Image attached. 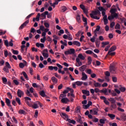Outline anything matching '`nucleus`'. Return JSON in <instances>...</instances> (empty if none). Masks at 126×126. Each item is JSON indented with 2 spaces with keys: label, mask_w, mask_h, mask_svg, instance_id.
Returning a JSON list of instances; mask_svg holds the SVG:
<instances>
[{
  "label": "nucleus",
  "mask_w": 126,
  "mask_h": 126,
  "mask_svg": "<svg viewBox=\"0 0 126 126\" xmlns=\"http://www.w3.org/2000/svg\"><path fill=\"white\" fill-rule=\"evenodd\" d=\"M100 26H97L96 29L94 30V32H98V31H100Z\"/></svg>",
  "instance_id": "nucleus-58"
},
{
  "label": "nucleus",
  "mask_w": 126,
  "mask_h": 126,
  "mask_svg": "<svg viewBox=\"0 0 126 126\" xmlns=\"http://www.w3.org/2000/svg\"><path fill=\"white\" fill-rule=\"evenodd\" d=\"M29 20H27L23 24H22V25L24 26V27H26V26H27L28 25V23H29Z\"/></svg>",
  "instance_id": "nucleus-45"
},
{
  "label": "nucleus",
  "mask_w": 126,
  "mask_h": 126,
  "mask_svg": "<svg viewBox=\"0 0 126 126\" xmlns=\"http://www.w3.org/2000/svg\"><path fill=\"white\" fill-rule=\"evenodd\" d=\"M32 85L34 87V88H40V86L37 85V84L35 83H33Z\"/></svg>",
  "instance_id": "nucleus-47"
},
{
  "label": "nucleus",
  "mask_w": 126,
  "mask_h": 126,
  "mask_svg": "<svg viewBox=\"0 0 126 126\" xmlns=\"http://www.w3.org/2000/svg\"><path fill=\"white\" fill-rule=\"evenodd\" d=\"M17 95L20 97L21 98L23 95H24V92L21 91V90H18L17 91Z\"/></svg>",
  "instance_id": "nucleus-6"
},
{
  "label": "nucleus",
  "mask_w": 126,
  "mask_h": 126,
  "mask_svg": "<svg viewBox=\"0 0 126 126\" xmlns=\"http://www.w3.org/2000/svg\"><path fill=\"white\" fill-rule=\"evenodd\" d=\"M61 8H62V12H64L66 10H67V8H66V7L65 6H63L61 7Z\"/></svg>",
  "instance_id": "nucleus-36"
},
{
  "label": "nucleus",
  "mask_w": 126,
  "mask_h": 126,
  "mask_svg": "<svg viewBox=\"0 0 126 126\" xmlns=\"http://www.w3.org/2000/svg\"><path fill=\"white\" fill-rule=\"evenodd\" d=\"M103 21L104 22V25H107L108 24V18L107 16H104L103 18Z\"/></svg>",
  "instance_id": "nucleus-16"
},
{
  "label": "nucleus",
  "mask_w": 126,
  "mask_h": 126,
  "mask_svg": "<svg viewBox=\"0 0 126 126\" xmlns=\"http://www.w3.org/2000/svg\"><path fill=\"white\" fill-rule=\"evenodd\" d=\"M40 16H41V14H40V13H38L35 18V19H36V21H39V20H40Z\"/></svg>",
  "instance_id": "nucleus-41"
},
{
  "label": "nucleus",
  "mask_w": 126,
  "mask_h": 126,
  "mask_svg": "<svg viewBox=\"0 0 126 126\" xmlns=\"http://www.w3.org/2000/svg\"><path fill=\"white\" fill-rule=\"evenodd\" d=\"M114 26H115V22H112L110 24V28H112L113 29H114Z\"/></svg>",
  "instance_id": "nucleus-63"
},
{
  "label": "nucleus",
  "mask_w": 126,
  "mask_h": 126,
  "mask_svg": "<svg viewBox=\"0 0 126 126\" xmlns=\"http://www.w3.org/2000/svg\"><path fill=\"white\" fill-rule=\"evenodd\" d=\"M7 95L10 99H12V95H11V94H10V92H8L7 93Z\"/></svg>",
  "instance_id": "nucleus-55"
},
{
  "label": "nucleus",
  "mask_w": 126,
  "mask_h": 126,
  "mask_svg": "<svg viewBox=\"0 0 126 126\" xmlns=\"http://www.w3.org/2000/svg\"><path fill=\"white\" fill-rule=\"evenodd\" d=\"M39 94L40 95V96H41V97H45V96H46V94L45 93V91H41L39 92Z\"/></svg>",
  "instance_id": "nucleus-21"
},
{
  "label": "nucleus",
  "mask_w": 126,
  "mask_h": 126,
  "mask_svg": "<svg viewBox=\"0 0 126 126\" xmlns=\"http://www.w3.org/2000/svg\"><path fill=\"white\" fill-rule=\"evenodd\" d=\"M47 14H48V11H45L44 12L41 13L40 15V19H46V17H47Z\"/></svg>",
  "instance_id": "nucleus-5"
},
{
  "label": "nucleus",
  "mask_w": 126,
  "mask_h": 126,
  "mask_svg": "<svg viewBox=\"0 0 126 126\" xmlns=\"http://www.w3.org/2000/svg\"><path fill=\"white\" fill-rule=\"evenodd\" d=\"M2 80L3 84H6V83H7V79H6V78L5 77H2Z\"/></svg>",
  "instance_id": "nucleus-35"
},
{
  "label": "nucleus",
  "mask_w": 126,
  "mask_h": 126,
  "mask_svg": "<svg viewBox=\"0 0 126 126\" xmlns=\"http://www.w3.org/2000/svg\"><path fill=\"white\" fill-rule=\"evenodd\" d=\"M23 75L26 78V80H29V78H28V76L27 75V74H26V72H25V71L23 72Z\"/></svg>",
  "instance_id": "nucleus-32"
},
{
  "label": "nucleus",
  "mask_w": 126,
  "mask_h": 126,
  "mask_svg": "<svg viewBox=\"0 0 126 126\" xmlns=\"http://www.w3.org/2000/svg\"><path fill=\"white\" fill-rule=\"evenodd\" d=\"M83 22H85L84 23V26H87V18H85L84 17H83Z\"/></svg>",
  "instance_id": "nucleus-30"
},
{
  "label": "nucleus",
  "mask_w": 126,
  "mask_h": 126,
  "mask_svg": "<svg viewBox=\"0 0 126 126\" xmlns=\"http://www.w3.org/2000/svg\"><path fill=\"white\" fill-rule=\"evenodd\" d=\"M60 115L62 118H63V120H66V119H67L68 118V115L63 112L60 113Z\"/></svg>",
  "instance_id": "nucleus-7"
},
{
  "label": "nucleus",
  "mask_w": 126,
  "mask_h": 126,
  "mask_svg": "<svg viewBox=\"0 0 126 126\" xmlns=\"http://www.w3.org/2000/svg\"><path fill=\"white\" fill-rule=\"evenodd\" d=\"M110 107V110L113 111V109H117V104H116V103H112L111 104Z\"/></svg>",
  "instance_id": "nucleus-17"
},
{
  "label": "nucleus",
  "mask_w": 126,
  "mask_h": 126,
  "mask_svg": "<svg viewBox=\"0 0 126 126\" xmlns=\"http://www.w3.org/2000/svg\"><path fill=\"white\" fill-rule=\"evenodd\" d=\"M98 114V109L96 108L94 109V115H97Z\"/></svg>",
  "instance_id": "nucleus-53"
},
{
  "label": "nucleus",
  "mask_w": 126,
  "mask_h": 126,
  "mask_svg": "<svg viewBox=\"0 0 126 126\" xmlns=\"http://www.w3.org/2000/svg\"><path fill=\"white\" fill-rule=\"evenodd\" d=\"M13 82L16 85H19V82H18V81H17V80H13Z\"/></svg>",
  "instance_id": "nucleus-57"
},
{
  "label": "nucleus",
  "mask_w": 126,
  "mask_h": 126,
  "mask_svg": "<svg viewBox=\"0 0 126 126\" xmlns=\"http://www.w3.org/2000/svg\"><path fill=\"white\" fill-rule=\"evenodd\" d=\"M39 106L40 108H42L43 104H42L40 101H35L33 102V104H32L31 108H32V109H38Z\"/></svg>",
  "instance_id": "nucleus-2"
},
{
  "label": "nucleus",
  "mask_w": 126,
  "mask_h": 126,
  "mask_svg": "<svg viewBox=\"0 0 126 126\" xmlns=\"http://www.w3.org/2000/svg\"><path fill=\"white\" fill-rule=\"evenodd\" d=\"M85 68H86V65H84L79 68V70L80 71H84L85 70Z\"/></svg>",
  "instance_id": "nucleus-29"
},
{
  "label": "nucleus",
  "mask_w": 126,
  "mask_h": 126,
  "mask_svg": "<svg viewBox=\"0 0 126 126\" xmlns=\"http://www.w3.org/2000/svg\"><path fill=\"white\" fill-rule=\"evenodd\" d=\"M3 70L5 72H7V73L9 72V70L8 69V68L5 66L3 67Z\"/></svg>",
  "instance_id": "nucleus-40"
},
{
  "label": "nucleus",
  "mask_w": 126,
  "mask_h": 126,
  "mask_svg": "<svg viewBox=\"0 0 126 126\" xmlns=\"http://www.w3.org/2000/svg\"><path fill=\"white\" fill-rule=\"evenodd\" d=\"M60 43L64 46H67V41L66 40H64V42L63 40H61Z\"/></svg>",
  "instance_id": "nucleus-28"
},
{
  "label": "nucleus",
  "mask_w": 126,
  "mask_h": 126,
  "mask_svg": "<svg viewBox=\"0 0 126 126\" xmlns=\"http://www.w3.org/2000/svg\"><path fill=\"white\" fill-rule=\"evenodd\" d=\"M116 50H117V46H116V45L112 46L109 50V54L116 51Z\"/></svg>",
  "instance_id": "nucleus-9"
},
{
  "label": "nucleus",
  "mask_w": 126,
  "mask_h": 126,
  "mask_svg": "<svg viewBox=\"0 0 126 126\" xmlns=\"http://www.w3.org/2000/svg\"><path fill=\"white\" fill-rule=\"evenodd\" d=\"M90 16L92 18H93L94 19H96L97 20H99L100 19L99 17L94 16L93 14H90Z\"/></svg>",
  "instance_id": "nucleus-24"
},
{
  "label": "nucleus",
  "mask_w": 126,
  "mask_h": 126,
  "mask_svg": "<svg viewBox=\"0 0 126 126\" xmlns=\"http://www.w3.org/2000/svg\"><path fill=\"white\" fill-rule=\"evenodd\" d=\"M51 80H52V82H53V83H55V84L58 83V79L54 76L51 78Z\"/></svg>",
  "instance_id": "nucleus-18"
},
{
  "label": "nucleus",
  "mask_w": 126,
  "mask_h": 126,
  "mask_svg": "<svg viewBox=\"0 0 126 126\" xmlns=\"http://www.w3.org/2000/svg\"><path fill=\"white\" fill-rule=\"evenodd\" d=\"M45 41H46V37H43V38L40 39V42L41 43H44Z\"/></svg>",
  "instance_id": "nucleus-61"
},
{
  "label": "nucleus",
  "mask_w": 126,
  "mask_h": 126,
  "mask_svg": "<svg viewBox=\"0 0 126 126\" xmlns=\"http://www.w3.org/2000/svg\"><path fill=\"white\" fill-rule=\"evenodd\" d=\"M83 94H85L87 95V96H90V92L89 91H87L86 90H83L82 91Z\"/></svg>",
  "instance_id": "nucleus-10"
},
{
  "label": "nucleus",
  "mask_w": 126,
  "mask_h": 126,
  "mask_svg": "<svg viewBox=\"0 0 126 126\" xmlns=\"http://www.w3.org/2000/svg\"><path fill=\"white\" fill-rule=\"evenodd\" d=\"M110 13H111V14H114V13H116V9L115 8H112L110 10Z\"/></svg>",
  "instance_id": "nucleus-50"
},
{
  "label": "nucleus",
  "mask_w": 126,
  "mask_h": 126,
  "mask_svg": "<svg viewBox=\"0 0 126 126\" xmlns=\"http://www.w3.org/2000/svg\"><path fill=\"white\" fill-rule=\"evenodd\" d=\"M109 125H110V126H118V124H117L116 123H112V124L110 123V124H109Z\"/></svg>",
  "instance_id": "nucleus-64"
},
{
  "label": "nucleus",
  "mask_w": 126,
  "mask_h": 126,
  "mask_svg": "<svg viewBox=\"0 0 126 126\" xmlns=\"http://www.w3.org/2000/svg\"><path fill=\"white\" fill-rule=\"evenodd\" d=\"M117 88H119L121 92H125L126 91V88L122 87L121 85L120 86V87H117Z\"/></svg>",
  "instance_id": "nucleus-20"
},
{
  "label": "nucleus",
  "mask_w": 126,
  "mask_h": 126,
  "mask_svg": "<svg viewBox=\"0 0 126 126\" xmlns=\"http://www.w3.org/2000/svg\"><path fill=\"white\" fill-rule=\"evenodd\" d=\"M74 54H75V50L73 48H71L64 52L65 56H68V55H73Z\"/></svg>",
  "instance_id": "nucleus-3"
},
{
  "label": "nucleus",
  "mask_w": 126,
  "mask_h": 126,
  "mask_svg": "<svg viewBox=\"0 0 126 126\" xmlns=\"http://www.w3.org/2000/svg\"><path fill=\"white\" fill-rule=\"evenodd\" d=\"M99 11H106V9L102 6H99L98 7Z\"/></svg>",
  "instance_id": "nucleus-38"
},
{
  "label": "nucleus",
  "mask_w": 126,
  "mask_h": 126,
  "mask_svg": "<svg viewBox=\"0 0 126 126\" xmlns=\"http://www.w3.org/2000/svg\"><path fill=\"white\" fill-rule=\"evenodd\" d=\"M80 60H82V61H84V60H85V57H84L82 54H79L78 55V58L76 59V62L78 63V64L76 63V66L78 67L82 65V62L80 61Z\"/></svg>",
  "instance_id": "nucleus-1"
},
{
  "label": "nucleus",
  "mask_w": 126,
  "mask_h": 126,
  "mask_svg": "<svg viewBox=\"0 0 126 126\" xmlns=\"http://www.w3.org/2000/svg\"><path fill=\"white\" fill-rule=\"evenodd\" d=\"M110 72L112 73H115V71H116V68L114 65H111L110 66Z\"/></svg>",
  "instance_id": "nucleus-14"
},
{
  "label": "nucleus",
  "mask_w": 126,
  "mask_h": 126,
  "mask_svg": "<svg viewBox=\"0 0 126 126\" xmlns=\"http://www.w3.org/2000/svg\"><path fill=\"white\" fill-rule=\"evenodd\" d=\"M114 17L113 16V15H111V16H109L108 17V20H113V19H114Z\"/></svg>",
  "instance_id": "nucleus-59"
},
{
  "label": "nucleus",
  "mask_w": 126,
  "mask_h": 126,
  "mask_svg": "<svg viewBox=\"0 0 126 126\" xmlns=\"http://www.w3.org/2000/svg\"><path fill=\"white\" fill-rule=\"evenodd\" d=\"M6 67L8 68H11V66H10V64L8 62H6L5 63V66Z\"/></svg>",
  "instance_id": "nucleus-49"
},
{
  "label": "nucleus",
  "mask_w": 126,
  "mask_h": 126,
  "mask_svg": "<svg viewBox=\"0 0 126 126\" xmlns=\"http://www.w3.org/2000/svg\"><path fill=\"white\" fill-rule=\"evenodd\" d=\"M94 87H101V84L98 82L96 83V81H94Z\"/></svg>",
  "instance_id": "nucleus-22"
},
{
  "label": "nucleus",
  "mask_w": 126,
  "mask_h": 126,
  "mask_svg": "<svg viewBox=\"0 0 126 126\" xmlns=\"http://www.w3.org/2000/svg\"><path fill=\"white\" fill-rule=\"evenodd\" d=\"M5 103L10 109L12 112H13V108H12V106H11V102H10V100L7 98H5Z\"/></svg>",
  "instance_id": "nucleus-4"
},
{
  "label": "nucleus",
  "mask_w": 126,
  "mask_h": 126,
  "mask_svg": "<svg viewBox=\"0 0 126 126\" xmlns=\"http://www.w3.org/2000/svg\"><path fill=\"white\" fill-rule=\"evenodd\" d=\"M73 45H75L78 47H80V46L81 45V44L79 42V41H74L73 42Z\"/></svg>",
  "instance_id": "nucleus-19"
},
{
  "label": "nucleus",
  "mask_w": 126,
  "mask_h": 126,
  "mask_svg": "<svg viewBox=\"0 0 126 126\" xmlns=\"http://www.w3.org/2000/svg\"><path fill=\"white\" fill-rule=\"evenodd\" d=\"M75 84H76L78 86H80V85H82V84H83V82L77 81L75 82Z\"/></svg>",
  "instance_id": "nucleus-34"
},
{
  "label": "nucleus",
  "mask_w": 126,
  "mask_h": 126,
  "mask_svg": "<svg viewBox=\"0 0 126 126\" xmlns=\"http://www.w3.org/2000/svg\"><path fill=\"white\" fill-rule=\"evenodd\" d=\"M11 51L14 55H18L19 52L17 50H14V49H11Z\"/></svg>",
  "instance_id": "nucleus-46"
},
{
  "label": "nucleus",
  "mask_w": 126,
  "mask_h": 126,
  "mask_svg": "<svg viewBox=\"0 0 126 126\" xmlns=\"http://www.w3.org/2000/svg\"><path fill=\"white\" fill-rule=\"evenodd\" d=\"M112 81L114 82H117V81H118V78L116 77H112Z\"/></svg>",
  "instance_id": "nucleus-56"
},
{
  "label": "nucleus",
  "mask_w": 126,
  "mask_h": 126,
  "mask_svg": "<svg viewBox=\"0 0 126 126\" xmlns=\"http://www.w3.org/2000/svg\"><path fill=\"white\" fill-rule=\"evenodd\" d=\"M67 122H68L69 124H72L73 125H75L76 124V122L73 120H71L69 118H68L66 120Z\"/></svg>",
  "instance_id": "nucleus-13"
},
{
  "label": "nucleus",
  "mask_w": 126,
  "mask_h": 126,
  "mask_svg": "<svg viewBox=\"0 0 126 126\" xmlns=\"http://www.w3.org/2000/svg\"><path fill=\"white\" fill-rule=\"evenodd\" d=\"M109 44H110V42H109V41H107L105 42H102L101 43V45H102V48H105V46H107V45H109Z\"/></svg>",
  "instance_id": "nucleus-27"
},
{
  "label": "nucleus",
  "mask_w": 126,
  "mask_h": 126,
  "mask_svg": "<svg viewBox=\"0 0 126 126\" xmlns=\"http://www.w3.org/2000/svg\"><path fill=\"white\" fill-rule=\"evenodd\" d=\"M108 116L111 120H114V119L116 118V115H115V114H108Z\"/></svg>",
  "instance_id": "nucleus-26"
},
{
  "label": "nucleus",
  "mask_w": 126,
  "mask_h": 126,
  "mask_svg": "<svg viewBox=\"0 0 126 126\" xmlns=\"http://www.w3.org/2000/svg\"><path fill=\"white\" fill-rule=\"evenodd\" d=\"M83 10L85 14H88V9L85 8Z\"/></svg>",
  "instance_id": "nucleus-60"
},
{
  "label": "nucleus",
  "mask_w": 126,
  "mask_h": 126,
  "mask_svg": "<svg viewBox=\"0 0 126 126\" xmlns=\"http://www.w3.org/2000/svg\"><path fill=\"white\" fill-rule=\"evenodd\" d=\"M77 122L78 123H79V124H81V125H82L83 124V122H82V119L81 118V116H80L79 118L77 119Z\"/></svg>",
  "instance_id": "nucleus-33"
},
{
  "label": "nucleus",
  "mask_w": 126,
  "mask_h": 126,
  "mask_svg": "<svg viewBox=\"0 0 126 126\" xmlns=\"http://www.w3.org/2000/svg\"><path fill=\"white\" fill-rule=\"evenodd\" d=\"M82 77L81 78L82 80L85 81L88 78L87 75L85 74V72H83L82 73Z\"/></svg>",
  "instance_id": "nucleus-12"
},
{
  "label": "nucleus",
  "mask_w": 126,
  "mask_h": 126,
  "mask_svg": "<svg viewBox=\"0 0 126 126\" xmlns=\"http://www.w3.org/2000/svg\"><path fill=\"white\" fill-rule=\"evenodd\" d=\"M18 113L20 115H25L26 114V112L23 109H20V110H19Z\"/></svg>",
  "instance_id": "nucleus-23"
},
{
  "label": "nucleus",
  "mask_w": 126,
  "mask_h": 126,
  "mask_svg": "<svg viewBox=\"0 0 126 126\" xmlns=\"http://www.w3.org/2000/svg\"><path fill=\"white\" fill-rule=\"evenodd\" d=\"M16 101L19 105H21V101H20V98H19V97H16Z\"/></svg>",
  "instance_id": "nucleus-44"
},
{
  "label": "nucleus",
  "mask_w": 126,
  "mask_h": 126,
  "mask_svg": "<svg viewBox=\"0 0 126 126\" xmlns=\"http://www.w3.org/2000/svg\"><path fill=\"white\" fill-rule=\"evenodd\" d=\"M109 101L111 102V104H116V100L114 98H110L108 99Z\"/></svg>",
  "instance_id": "nucleus-25"
},
{
  "label": "nucleus",
  "mask_w": 126,
  "mask_h": 126,
  "mask_svg": "<svg viewBox=\"0 0 126 126\" xmlns=\"http://www.w3.org/2000/svg\"><path fill=\"white\" fill-rule=\"evenodd\" d=\"M57 4H59V2L58 0H55V2L52 3V6L53 7H56V5H57Z\"/></svg>",
  "instance_id": "nucleus-37"
},
{
  "label": "nucleus",
  "mask_w": 126,
  "mask_h": 126,
  "mask_svg": "<svg viewBox=\"0 0 126 126\" xmlns=\"http://www.w3.org/2000/svg\"><path fill=\"white\" fill-rule=\"evenodd\" d=\"M76 20L78 23H80L81 22V20H80V15L78 14L76 16Z\"/></svg>",
  "instance_id": "nucleus-31"
},
{
  "label": "nucleus",
  "mask_w": 126,
  "mask_h": 126,
  "mask_svg": "<svg viewBox=\"0 0 126 126\" xmlns=\"http://www.w3.org/2000/svg\"><path fill=\"white\" fill-rule=\"evenodd\" d=\"M105 121H106V119H100L99 120V123L102 125H104Z\"/></svg>",
  "instance_id": "nucleus-43"
},
{
  "label": "nucleus",
  "mask_w": 126,
  "mask_h": 126,
  "mask_svg": "<svg viewBox=\"0 0 126 126\" xmlns=\"http://www.w3.org/2000/svg\"><path fill=\"white\" fill-rule=\"evenodd\" d=\"M42 56L44 57V58H49V54L48 53H46L45 52H43L42 53Z\"/></svg>",
  "instance_id": "nucleus-51"
},
{
  "label": "nucleus",
  "mask_w": 126,
  "mask_h": 126,
  "mask_svg": "<svg viewBox=\"0 0 126 126\" xmlns=\"http://www.w3.org/2000/svg\"><path fill=\"white\" fill-rule=\"evenodd\" d=\"M88 64H91V63H92V58H91V57L90 56L88 58Z\"/></svg>",
  "instance_id": "nucleus-39"
},
{
  "label": "nucleus",
  "mask_w": 126,
  "mask_h": 126,
  "mask_svg": "<svg viewBox=\"0 0 126 126\" xmlns=\"http://www.w3.org/2000/svg\"><path fill=\"white\" fill-rule=\"evenodd\" d=\"M92 14H94V15H101V12L99 10H96L95 11H93V13Z\"/></svg>",
  "instance_id": "nucleus-11"
},
{
  "label": "nucleus",
  "mask_w": 126,
  "mask_h": 126,
  "mask_svg": "<svg viewBox=\"0 0 126 126\" xmlns=\"http://www.w3.org/2000/svg\"><path fill=\"white\" fill-rule=\"evenodd\" d=\"M85 53L88 55H92V54H93L94 52L91 50H87L85 52Z\"/></svg>",
  "instance_id": "nucleus-48"
},
{
  "label": "nucleus",
  "mask_w": 126,
  "mask_h": 126,
  "mask_svg": "<svg viewBox=\"0 0 126 126\" xmlns=\"http://www.w3.org/2000/svg\"><path fill=\"white\" fill-rule=\"evenodd\" d=\"M81 108L80 106H77L75 109V112L76 113H80Z\"/></svg>",
  "instance_id": "nucleus-42"
},
{
  "label": "nucleus",
  "mask_w": 126,
  "mask_h": 126,
  "mask_svg": "<svg viewBox=\"0 0 126 126\" xmlns=\"http://www.w3.org/2000/svg\"><path fill=\"white\" fill-rule=\"evenodd\" d=\"M25 66V65L24 64V63H19V66H20V68H23Z\"/></svg>",
  "instance_id": "nucleus-54"
},
{
  "label": "nucleus",
  "mask_w": 126,
  "mask_h": 126,
  "mask_svg": "<svg viewBox=\"0 0 126 126\" xmlns=\"http://www.w3.org/2000/svg\"><path fill=\"white\" fill-rule=\"evenodd\" d=\"M95 39H96V38H95V36H94L91 38L90 41H92V43H94V42H95Z\"/></svg>",
  "instance_id": "nucleus-62"
},
{
  "label": "nucleus",
  "mask_w": 126,
  "mask_h": 126,
  "mask_svg": "<svg viewBox=\"0 0 126 126\" xmlns=\"http://www.w3.org/2000/svg\"><path fill=\"white\" fill-rule=\"evenodd\" d=\"M100 93H103L105 95H109L107 89H103L100 91Z\"/></svg>",
  "instance_id": "nucleus-15"
},
{
  "label": "nucleus",
  "mask_w": 126,
  "mask_h": 126,
  "mask_svg": "<svg viewBox=\"0 0 126 126\" xmlns=\"http://www.w3.org/2000/svg\"><path fill=\"white\" fill-rule=\"evenodd\" d=\"M69 101V99L66 97H63L61 99V102L63 103V104H67V103Z\"/></svg>",
  "instance_id": "nucleus-8"
},
{
  "label": "nucleus",
  "mask_w": 126,
  "mask_h": 126,
  "mask_svg": "<svg viewBox=\"0 0 126 126\" xmlns=\"http://www.w3.org/2000/svg\"><path fill=\"white\" fill-rule=\"evenodd\" d=\"M115 29H121V26L120 24H117L115 27Z\"/></svg>",
  "instance_id": "nucleus-52"
}]
</instances>
